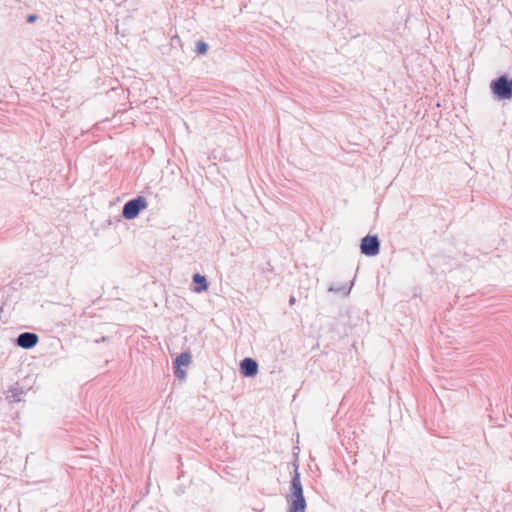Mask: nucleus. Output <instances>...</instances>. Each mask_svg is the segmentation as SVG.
<instances>
[{
    "label": "nucleus",
    "mask_w": 512,
    "mask_h": 512,
    "mask_svg": "<svg viewBox=\"0 0 512 512\" xmlns=\"http://www.w3.org/2000/svg\"><path fill=\"white\" fill-rule=\"evenodd\" d=\"M191 363V354L188 352L181 353L174 360V366H188Z\"/></svg>",
    "instance_id": "nucleus-10"
},
{
    "label": "nucleus",
    "mask_w": 512,
    "mask_h": 512,
    "mask_svg": "<svg viewBox=\"0 0 512 512\" xmlns=\"http://www.w3.org/2000/svg\"><path fill=\"white\" fill-rule=\"evenodd\" d=\"M24 391L21 386H9V389L5 392L6 400L9 403H16L22 400Z\"/></svg>",
    "instance_id": "nucleus-7"
},
{
    "label": "nucleus",
    "mask_w": 512,
    "mask_h": 512,
    "mask_svg": "<svg viewBox=\"0 0 512 512\" xmlns=\"http://www.w3.org/2000/svg\"><path fill=\"white\" fill-rule=\"evenodd\" d=\"M296 303V298L294 296H290L289 298V304L294 305Z\"/></svg>",
    "instance_id": "nucleus-13"
},
{
    "label": "nucleus",
    "mask_w": 512,
    "mask_h": 512,
    "mask_svg": "<svg viewBox=\"0 0 512 512\" xmlns=\"http://www.w3.org/2000/svg\"><path fill=\"white\" fill-rule=\"evenodd\" d=\"M490 88L496 99H512V79H508L507 76L503 75L493 80Z\"/></svg>",
    "instance_id": "nucleus-2"
},
{
    "label": "nucleus",
    "mask_w": 512,
    "mask_h": 512,
    "mask_svg": "<svg viewBox=\"0 0 512 512\" xmlns=\"http://www.w3.org/2000/svg\"><path fill=\"white\" fill-rule=\"evenodd\" d=\"M38 341L39 337L37 334L32 332H24L17 337L16 344L21 348L31 349L36 346Z\"/></svg>",
    "instance_id": "nucleus-5"
},
{
    "label": "nucleus",
    "mask_w": 512,
    "mask_h": 512,
    "mask_svg": "<svg viewBox=\"0 0 512 512\" xmlns=\"http://www.w3.org/2000/svg\"><path fill=\"white\" fill-rule=\"evenodd\" d=\"M193 282L197 284V286H195L193 289V291L196 293H201L208 289V282L206 277L199 273L193 275Z\"/></svg>",
    "instance_id": "nucleus-8"
},
{
    "label": "nucleus",
    "mask_w": 512,
    "mask_h": 512,
    "mask_svg": "<svg viewBox=\"0 0 512 512\" xmlns=\"http://www.w3.org/2000/svg\"><path fill=\"white\" fill-rule=\"evenodd\" d=\"M174 368H175V375L178 377V379L180 381L184 380L185 379V371L179 366H174Z\"/></svg>",
    "instance_id": "nucleus-12"
},
{
    "label": "nucleus",
    "mask_w": 512,
    "mask_h": 512,
    "mask_svg": "<svg viewBox=\"0 0 512 512\" xmlns=\"http://www.w3.org/2000/svg\"><path fill=\"white\" fill-rule=\"evenodd\" d=\"M353 284V281H351L349 285L345 284L341 286H330L328 291L340 293L343 296H348L350 294Z\"/></svg>",
    "instance_id": "nucleus-9"
},
{
    "label": "nucleus",
    "mask_w": 512,
    "mask_h": 512,
    "mask_svg": "<svg viewBox=\"0 0 512 512\" xmlns=\"http://www.w3.org/2000/svg\"><path fill=\"white\" fill-rule=\"evenodd\" d=\"M361 252L366 256H375L379 253L380 242L377 236L367 235L361 240Z\"/></svg>",
    "instance_id": "nucleus-4"
},
{
    "label": "nucleus",
    "mask_w": 512,
    "mask_h": 512,
    "mask_svg": "<svg viewBox=\"0 0 512 512\" xmlns=\"http://www.w3.org/2000/svg\"><path fill=\"white\" fill-rule=\"evenodd\" d=\"M35 20H36V16H35V15H30V16L28 17V22H30V23H31V22H34Z\"/></svg>",
    "instance_id": "nucleus-14"
},
{
    "label": "nucleus",
    "mask_w": 512,
    "mask_h": 512,
    "mask_svg": "<svg viewBox=\"0 0 512 512\" xmlns=\"http://www.w3.org/2000/svg\"><path fill=\"white\" fill-rule=\"evenodd\" d=\"M148 206L147 200L143 196H138L135 199H132L125 203L122 215L125 219L131 220L136 218L141 210L146 209Z\"/></svg>",
    "instance_id": "nucleus-3"
},
{
    "label": "nucleus",
    "mask_w": 512,
    "mask_h": 512,
    "mask_svg": "<svg viewBox=\"0 0 512 512\" xmlns=\"http://www.w3.org/2000/svg\"><path fill=\"white\" fill-rule=\"evenodd\" d=\"M240 369L244 376H254L258 371V364L252 358H245L240 364Z\"/></svg>",
    "instance_id": "nucleus-6"
},
{
    "label": "nucleus",
    "mask_w": 512,
    "mask_h": 512,
    "mask_svg": "<svg viewBox=\"0 0 512 512\" xmlns=\"http://www.w3.org/2000/svg\"><path fill=\"white\" fill-rule=\"evenodd\" d=\"M287 512H306L307 503L303 494L300 473L296 467L290 481L289 494L286 496Z\"/></svg>",
    "instance_id": "nucleus-1"
},
{
    "label": "nucleus",
    "mask_w": 512,
    "mask_h": 512,
    "mask_svg": "<svg viewBox=\"0 0 512 512\" xmlns=\"http://www.w3.org/2000/svg\"><path fill=\"white\" fill-rule=\"evenodd\" d=\"M208 50V45L207 43L203 42V41H198L196 43V51L198 54H205Z\"/></svg>",
    "instance_id": "nucleus-11"
}]
</instances>
